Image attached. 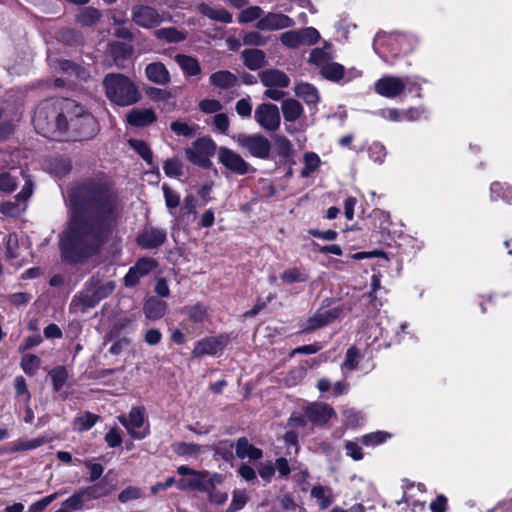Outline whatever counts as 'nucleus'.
<instances>
[{
	"instance_id": "obj_50",
	"label": "nucleus",
	"mask_w": 512,
	"mask_h": 512,
	"mask_svg": "<svg viewBox=\"0 0 512 512\" xmlns=\"http://www.w3.org/2000/svg\"><path fill=\"white\" fill-rule=\"evenodd\" d=\"M304 168L301 170L302 177H309L320 165V158L316 153L308 152L304 155Z\"/></svg>"
},
{
	"instance_id": "obj_40",
	"label": "nucleus",
	"mask_w": 512,
	"mask_h": 512,
	"mask_svg": "<svg viewBox=\"0 0 512 512\" xmlns=\"http://www.w3.org/2000/svg\"><path fill=\"white\" fill-rule=\"evenodd\" d=\"M311 495L319 502L322 509L328 508L333 502L332 491L326 486H314L311 490Z\"/></svg>"
},
{
	"instance_id": "obj_43",
	"label": "nucleus",
	"mask_w": 512,
	"mask_h": 512,
	"mask_svg": "<svg viewBox=\"0 0 512 512\" xmlns=\"http://www.w3.org/2000/svg\"><path fill=\"white\" fill-rule=\"evenodd\" d=\"M100 17L101 13L98 9L86 7L76 15V20L83 26H92L100 20Z\"/></svg>"
},
{
	"instance_id": "obj_27",
	"label": "nucleus",
	"mask_w": 512,
	"mask_h": 512,
	"mask_svg": "<svg viewBox=\"0 0 512 512\" xmlns=\"http://www.w3.org/2000/svg\"><path fill=\"white\" fill-rule=\"evenodd\" d=\"M346 316L347 309L340 302L333 301L327 307H321L316 317L310 320H336Z\"/></svg>"
},
{
	"instance_id": "obj_5",
	"label": "nucleus",
	"mask_w": 512,
	"mask_h": 512,
	"mask_svg": "<svg viewBox=\"0 0 512 512\" xmlns=\"http://www.w3.org/2000/svg\"><path fill=\"white\" fill-rule=\"evenodd\" d=\"M374 89L380 96L390 99L403 95L405 91H418L417 96L421 97V81L417 76H383L375 82Z\"/></svg>"
},
{
	"instance_id": "obj_35",
	"label": "nucleus",
	"mask_w": 512,
	"mask_h": 512,
	"mask_svg": "<svg viewBox=\"0 0 512 512\" xmlns=\"http://www.w3.org/2000/svg\"><path fill=\"white\" fill-rule=\"evenodd\" d=\"M208 447L196 443L179 442L174 445V452L181 457H197Z\"/></svg>"
},
{
	"instance_id": "obj_18",
	"label": "nucleus",
	"mask_w": 512,
	"mask_h": 512,
	"mask_svg": "<svg viewBox=\"0 0 512 512\" xmlns=\"http://www.w3.org/2000/svg\"><path fill=\"white\" fill-rule=\"evenodd\" d=\"M164 229L148 226L137 236V243L144 249H154L161 246L166 240Z\"/></svg>"
},
{
	"instance_id": "obj_38",
	"label": "nucleus",
	"mask_w": 512,
	"mask_h": 512,
	"mask_svg": "<svg viewBox=\"0 0 512 512\" xmlns=\"http://www.w3.org/2000/svg\"><path fill=\"white\" fill-rule=\"evenodd\" d=\"M120 328L121 327H115L111 329L105 336V339L107 341H113L116 339V341L112 344V346L109 349V352L113 355L121 354V352L130 344V341L126 337L117 339L119 336Z\"/></svg>"
},
{
	"instance_id": "obj_39",
	"label": "nucleus",
	"mask_w": 512,
	"mask_h": 512,
	"mask_svg": "<svg viewBox=\"0 0 512 512\" xmlns=\"http://www.w3.org/2000/svg\"><path fill=\"white\" fill-rule=\"evenodd\" d=\"M98 420L99 416L90 412H84L74 419L73 429L79 432L87 431L91 429Z\"/></svg>"
},
{
	"instance_id": "obj_45",
	"label": "nucleus",
	"mask_w": 512,
	"mask_h": 512,
	"mask_svg": "<svg viewBox=\"0 0 512 512\" xmlns=\"http://www.w3.org/2000/svg\"><path fill=\"white\" fill-rule=\"evenodd\" d=\"M41 366V360L34 354H24L20 361V367L29 376H34Z\"/></svg>"
},
{
	"instance_id": "obj_48",
	"label": "nucleus",
	"mask_w": 512,
	"mask_h": 512,
	"mask_svg": "<svg viewBox=\"0 0 512 512\" xmlns=\"http://www.w3.org/2000/svg\"><path fill=\"white\" fill-rule=\"evenodd\" d=\"M18 178L10 172L0 173V193L11 194L18 186Z\"/></svg>"
},
{
	"instance_id": "obj_59",
	"label": "nucleus",
	"mask_w": 512,
	"mask_h": 512,
	"mask_svg": "<svg viewBox=\"0 0 512 512\" xmlns=\"http://www.w3.org/2000/svg\"><path fill=\"white\" fill-rule=\"evenodd\" d=\"M368 154L373 162L377 164H382L386 157V149L383 144L379 142H374L369 146Z\"/></svg>"
},
{
	"instance_id": "obj_3",
	"label": "nucleus",
	"mask_w": 512,
	"mask_h": 512,
	"mask_svg": "<svg viewBox=\"0 0 512 512\" xmlns=\"http://www.w3.org/2000/svg\"><path fill=\"white\" fill-rule=\"evenodd\" d=\"M107 98L118 106H130L137 103L141 94L136 84L120 73L107 74L103 80Z\"/></svg>"
},
{
	"instance_id": "obj_47",
	"label": "nucleus",
	"mask_w": 512,
	"mask_h": 512,
	"mask_svg": "<svg viewBox=\"0 0 512 512\" xmlns=\"http://www.w3.org/2000/svg\"><path fill=\"white\" fill-rule=\"evenodd\" d=\"M163 170L166 176L180 178L184 174L183 163L177 158H170L164 162Z\"/></svg>"
},
{
	"instance_id": "obj_8",
	"label": "nucleus",
	"mask_w": 512,
	"mask_h": 512,
	"mask_svg": "<svg viewBox=\"0 0 512 512\" xmlns=\"http://www.w3.org/2000/svg\"><path fill=\"white\" fill-rule=\"evenodd\" d=\"M33 188L32 181L25 179V184L14 200L0 202V212L7 217H19L27 208V201L33 194Z\"/></svg>"
},
{
	"instance_id": "obj_28",
	"label": "nucleus",
	"mask_w": 512,
	"mask_h": 512,
	"mask_svg": "<svg viewBox=\"0 0 512 512\" xmlns=\"http://www.w3.org/2000/svg\"><path fill=\"white\" fill-rule=\"evenodd\" d=\"M309 63L315 65L320 71L324 69L331 61L333 56L331 53V45L326 43L322 48H315L310 52Z\"/></svg>"
},
{
	"instance_id": "obj_9",
	"label": "nucleus",
	"mask_w": 512,
	"mask_h": 512,
	"mask_svg": "<svg viewBox=\"0 0 512 512\" xmlns=\"http://www.w3.org/2000/svg\"><path fill=\"white\" fill-rule=\"evenodd\" d=\"M72 109L69 126L71 125L77 129L79 136L82 138L93 137L98 131L96 119L90 113L84 112L83 108L75 103Z\"/></svg>"
},
{
	"instance_id": "obj_55",
	"label": "nucleus",
	"mask_w": 512,
	"mask_h": 512,
	"mask_svg": "<svg viewBox=\"0 0 512 512\" xmlns=\"http://www.w3.org/2000/svg\"><path fill=\"white\" fill-rule=\"evenodd\" d=\"M156 36L168 42H180L185 39L184 33L174 27L159 29L156 31Z\"/></svg>"
},
{
	"instance_id": "obj_11",
	"label": "nucleus",
	"mask_w": 512,
	"mask_h": 512,
	"mask_svg": "<svg viewBox=\"0 0 512 512\" xmlns=\"http://www.w3.org/2000/svg\"><path fill=\"white\" fill-rule=\"evenodd\" d=\"M254 119L266 131L274 132L279 129L281 115L278 107L271 103L258 105L254 112Z\"/></svg>"
},
{
	"instance_id": "obj_41",
	"label": "nucleus",
	"mask_w": 512,
	"mask_h": 512,
	"mask_svg": "<svg viewBox=\"0 0 512 512\" xmlns=\"http://www.w3.org/2000/svg\"><path fill=\"white\" fill-rule=\"evenodd\" d=\"M234 444L229 440H223L210 448L214 451L215 458L219 457L226 462H231L234 459L233 453Z\"/></svg>"
},
{
	"instance_id": "obj_10",
	"label": "nucleus",
	"mask_w": 512,
	"mask_h": 512,
	"mask_svg": "<svg viewBox=\"0 0 512 512\" xmlns=\"http://www.w3.org/2000/svg\"><path fill=\"white\" fill-rule=\"evenodd\" d=\"M237 143L240 147L246 149L249 154L259 159H267L271 151L270 141L263 135L240 134L237 137Z\"/></svg>"
},
{
	"instance_id": "obj_34",
	"label": "nucleus",
	"mask_w": 512,
	"mask_h": 512,
	"mask_svg": "<svg viewBox=\"0 0 512 512\" xmlns=\"http://www.w3.org/2000/svg\"><path fill=\"white\" fill-rule=\"evenodd\" d=\"M175 61L188 76H195L201 72L200 64L196 58L178 54L175 56Z\"/></svg>"
},
{
	"instance_id": "obj_24",
	"label": "nucleus",
	"mask_w": 512,
	"mask_h": 512,
	"mask_svg": "<svg viewBox=\"0 0 512 512\" xmlns=\"http://www.w3.org/2000/svg\"><path fill=\"white\" fill-rule=\"evenodd\" d=\"M156 119V114L151 108H134L127 114V122L135 127L149 125Z\"/></svg>"
},
{
	"instance_id": "obj_19",
	"label": "nucleus",
	"mask_w": 512,
	"mask_h": 512,
	"mask_svg": "<svg viewBox=\"0 0 512 512\" xmlns=\"http://www.w3.org/2000/svg\"><path fill=\"white\" fill-rule=\"evenodd\" d=\"M113 288L114 285L112 283H108L106 286L100 287L98 289L87 288L81 292L78 298H74L72 300L71 305L76 308L81 302L84 307H92L100 299L107 296L113 290Z\"/></svg>"
},
{
	"instance_id": "obj_42",
	"label": "nucleus",
	"mask_w": 512,
	"mask_h": 512,
	"mask_svg": "<svg viewBox=\"0 0 512 512\" xmlns=\"http://www.w3.org/2000/svg\"><path fill=\"white\" fill-rule=\"evenodd\" d=\"M320 73L325 79L334 82H338L345 78L344 66L334 61H331L327 66H325Z\"/></svg>"
},
{
	"instance_id": "obj_21",
	"label": "nucleus",
	"mask_w": 512,
	"mask_h": 512,
	"mask_svg": "<svg viewBox=\"0 0 512 512\" xmlns=\"http://www.w3.org/2000/svg\"><path fill=\"white\" fill-rule=\"evenodd\" d=\"M334 414L333 408L326 403H312L305 409L307 419L317 426L325 425Z\"/></svg>"
},
{
	"instance_id": "obj_4",
	"label": "nucleus",
	"mask_w": 512,
	"mask_h": 512,
	"mask_svg": "<svg viewBox=\"0 0 512 512\" xmlns=\"http://www.w3.org/2000/svg\"><path fill=\"white\" fill-rule=\"evenodd\" d=\"M177 473L181 476H189V478H182L177 481V488L181 491L191 490L205 493L224 481V476L220 473L195 470L185 465L179 466Z\"/></svg>"
},
{
	"instance_id": "obj_51",
	"label": "nucleus",
	"mask_w": 512,
	"mask_h": 512,
	"mask_svg": "<svg viewBox=\"0 0 512 512\" xmlns=\"http://www.w3.org/2000/svg\"><path fill=\"white\" fill-rule=\"evenodd\" d=\"M15 395L18 399L28 404L31 399V394L28 390L26 380L23 376H16L14 379Z\"/></svg>"
},
{
	"instance_id": "obj_53",
	"label": "nucleus",
	"mask_w": 512,
	"mask_h": 512,
	"mask_svg": "<svg viewBox=\"0 0 512 512\" xmlns=\"http://www.w3.org/2000/svg\"><path fill=\"white\" fill-rule=\"evenodd\" d=\"M171 130L179 136L191 137L197 132L198 126L195 124H188L182 121H174L171 123Z\"/></svg>"
},
{
	"instance_id": "obj_54",
	"label": "nucleus",
	"mask_w": 512,
	"mask_h": 512,
	"mask_svg": "<svg viewBox=\"0 0 512 512\" xmlns=\"http://www.w3.org/2000/svg\"><path fill=\"white\" fill-rule=\"evenodd\" d=\"M144 497V492L140 487L128 486L123 489L118 495V501L127 503L129 501L138 500Z\"/></svg>"
},
{
	"instance_id": "obj_30",
	"label": "nucleus",
	"mask_w": 512,
	"mask_h": 512,
	"mask_svg": "<svg viewBox=\"0 0 512 512\" xmlns=\"http://www.w3.org/2000/svg\"><path fill=\"white\" fill-rule=\"evenodd\" d=\"M210 84L221 89H229L234 87L237 82V76L230 71L220 70L211 74Z\"/></svg>"
},
{
	"instance_id": "obj_46",
	"label": "nucleus",
	"mask_w": 512,
	"mask_h": 512,
	"mask_svg": "<svg viewBox=\"0 0 512 512\" xmlns=\"http://www.w3.org/2000/svg\"><path fill=\"white\" fill-rule=\"evenodd\" d=\"M129 145L134 149L148 165L152 166L153 154L146 142L139 139H130Z\"/></svg>"
},
{
	"instance_id": "obj_29",
	"label": "nucleus",
	"mask_w": 512,
	"mask_h": 512,
	"mask_svg": "<svg viewBox=\"0 0 512 512\" xmlns=\"http://www.w3.org/2000/svg\"><path fill=\"white\" fill-rule=\"evenodd\" d=\"M242 58L245 66L252 70H258L265 65L266 55L259 49H246L242 52Z\"/></svg>"
},
{
	"instance_id": "obj_44",
	"label": "nucleus",
	"mask_w": 512,
	"mask_h": 512,
	"mask_svg": "<svg viewBox=\"0 0 512 512\" xmlns=\"http://www.w3.org/2000/svg\"><path fill=\"white\" fill-rule=\"evenodd\" d=\"M48 442V438L46 437H38L31 440H20L11 443V451L19 452V451H27L36 449Z\"/></svg>"
},
{
	"instance_id": "obj_1",
	"label": "nucleus",
	"mask_w": 512,
	"mask_h": 512,
	"mask_svg": "<svg viewBox=\"0 0 512 512\" xmlns=\"http://www.w3.org/2000/svg\"><path fill=\"white\" fill-rule=\"evenodd\" d=\"M78 196L87 197L91 209L85 214L73 213L59 241L62 259L72 264L98 254L110 239L117 219L115 197L109 190L82 185L70 197Z\"/></svg>"
},
{
	"instance_id": "obj_23",
	"label": "nucleus",
	"mask_w": 512,
	"mask_h": 512,
	"mask_svg": "<svg viewBox=\"0 0 512 512\" xmlns=\"http://www.w3.org/2000/svg\"><path fill=\"white\" fill-rule=\"evenodd\" d=\"M197 10L203 16L221 23H231L233 20L232 14L222 7H213L205 2H201L197 6Z\"/></svg>"
},
{
	"instance_id": "obj_26",
	"label": "nucleus",
	"mask_w": 512,
	"mask_h": 512,
	"mask_svg": "<svg viewBox=\"0 0 512 512\" xmlns=\"http://www.w3.org/2000/svg\"><path fill=\"white\" fill-rule=\"evenodd\" d=\"M235 451L236 456L240 459L259 460L263 456L262 450L252 445L246 437H241L236 441Z\"/></svg>"
},
{
	"instance_id": "obj_16",
	"label": "nucleus",
	"mask_w": 512,
	"mask_h": 512,
	"mask_svg": "<svg viewBox=\"0 0 512 512\" xmlns=\"http://www.w3.org/2000/svg\"><path fill=\"white\" fill-rule=\"evenodd\" d=\"M218 159L226 169L235 174L244 175L250 171V165L238 153L229 148L220 147Z\"/></svg>"
},
{
	"instance_id": "obj_52",
	"label": "nucleus",
	"mask_w": 512,
	"mask_h": 512,
	"mask_svg": "<svg viewBox=\"0 0 512 512\" xmlns=\"http://www.w3.org/2000/svg\"><path fill=\"white\" fill-rule=\"evenodd\" d=\"M263 16V10L259 6H251L241 11L238 22L241 24L259 20Z\"/></svg>"
},
{
	"instance_id": "obj_56",
	"label": "nucleus",
	"mask_w": 512,
	"mask_h": 512,
	"mask_svg": "<svg viewBox=\"0 0 512 512\" xmlns=\"http://www.w3.org/2000/svg\"><path fill=\"white\" fill-rule=\"evenodd\" d=\"M248 497L243 490H234L232 500L226 512H236L241 510L247 503Z\"/></svg>"
},
{
	"instance_id": "obj_2",
	"label": "nucleus",
	"mask_w": 512,
	"mask_h": 512,
	"mask_svg": "<svg viewBox=\"0 0 512 512\" xmlns=\"http://www.w3.org/2000/svg\"><path fill=\"white\" fill-rule=\"evenodd\" d=\"M74 101L69 99H48L41 102L34 113L33 124L44 137L61 140L69 127L67 113Z\"/></svg>"
},
{
	"instance_id": "obj_61",
	"label": "nucleus",
	"mask_w": 512,
	"mask_h": 512,
	"mask_svg": "<svg viewBox=\"0 0 512 512\" xmlns=\"http://www.w3.org/2000/svg\"><path fill=\"white\" fill-rule=\"evenodd\" d=\"M164 198L166 202L167 208L170 210V213H173V210L179 206L180 203V197L179 195L171 190L166 184L162 187Z\"/></svg>"
},
{
	"instance_id": "obj_37",
	"label": "nucleus",
	"mask_w": 512,
	"mask_h": 512,
	"mask_svg": "<svg viewBox=\"0 0 512 512\" xmlns=\"http://www.w3.org/2000/svg\"><path fill=\"white\" fill-rule=\"evenodd\" d=\"M85 501L99 499L107 496L111 492V488L107 484L100 482L85 488L80 489Z\"/></svg>"
},
{
	"instance_id": "obj_7",
	"label": "nucleus",
	"mask_w": 512,
	"mask_h": 512,
	"mask_svg": "<svg viewBox=\"0 0 512 512\" xmlns=\"http://www.w3.org/2000/svg\"><path fill=\"white\" fill-rule=\"evenodd\" d=\"M216 150L215 143L210 138H199L185 150L187 159L198 166L207 167L210 164V157Z\"/></svg>"
},
{
	"instance_id": "obj_58",
	"label": "nucleus",
	"mask_w": 512,
	"mask_h": 512,
	"mask_svg": "<svg viewBox=\"0 0 512 512\" xmlns=\"http://www.w3.org/2000/svg\"><path fill=\"white\" fill-rule=\"evenodd\" d=\"M269 37L262 35L258 31H249L243 35V43L250 46H264Z\"/></svg>"
},
{
	"instance_id": "obj_15",
	"label": "nucleus",
	"mask_w": 512,
	"mask_h": 512,
	"mask_svg": "<svg viewBox=\"0 0 512 512\" xmlns=\"http://www.w3.org/2000/svg\"><path fill=\"white\" fill-rule=\"evenodd\" d=\"M295 25V21L280 12H268L257 21L256 28L261 31H277L291 28Z\"/></svg>"
},
{
	"instance_id": "obj_14",
	"label": "nucleus",
	"mask_w": 512,
	"mask_h": 512,
	"mask_svg": "<svg viewBox=\"0 0 512 512\" xmlns=\"http://www.w3.org/2000/svg\"><path fill=\"white\" fill-rule=\"evenodd\" d=\"M132 20L133 22L145 29H151L159 26L163 17L153 7L147 5H135L132 8Z\"/></svg>"
},
{
	"instance_id": "obj_64",
	"label": "nucleus",
	"mask_w": 512,
	"mask_h": 512,
	"mask_svg": "<svg viewBox=\"0 0 512 512\" xmlns=\"http://www.w3.org/2000/svg\"><path fill=\"white\" fill-rule=\"evenodd\" d=\"M6 255L8 258L14 259L19 256V242L16 234H9L5 240Z\"/></svg>"
},
{
	"instance_id": "obj_63",
	"label": "nucleus",
	"mask_w": 512,
	"mask_h": 512,
	"mask_svg": "<svg viewBox=\"0 0 512 512\" xmlns=\"http://www.w3.org/2000/svg\"><path fill=\"white\" fill-rule=\"evenodd\" d=\"M187 315L191 320H202L203 318L211 317V314L207 307L202 304H195L187 308Z\"/></svg>"
},
{
	"instance_id": "obj_13",
	"label": "nucleus",
	"mask_w": 512,
	"mask_h": 512,
	"mask_svg": "<svg viewBox=\"0 0 512 512\" xmlns=\"http://www.w3.org/2000/svg\"><path fill=\"white\" fill-rule=\"evenodd\" d=\"M228 343V335L205 337L195 343L192 350V356L195 358H201L205 355H216L223 351Z\"/></svg>"
},
{
	"instance_id": "obj_33",
	"label": "nucleus",
	"mask_w": 512,
	"mask_h": 512,
	"mask_svg": "<svg viewBox=\"0 0 512 512\" xmlns=\"http://www.w3.org/2000/svg\"><path fill=\"white\" fill-rule=\"evenodd\" d=\"M144 312L150 320L162 318L166 312V303L163 300L151 297L145 303Z\"/></svg>"
},
{
	"instance_id": "obj_22",
	"label": "nucleus",
	"mask_w": 512,
	"mask_h": 512,
	"mask_svg": "<svg viewBox=\"0 0 512 512\" xmlns=\"http://www.w3.org/2000/svg\"><path fill=\"white\" fill-rule=\"evenodd\" d=\"M261 83L266 87L286 88L290 84L289 77L280 70L267 69L259 74Z\"/></svg>"
},
{
	"instance_id": "obj_62",
	"label": "nucleus",
	"mask_w": 512,
	"mask_h": 512,
	"mask_svg": "<svg viewBox=\"0 0 512 512\" xmlns=\"http://www.w3.org/2000/svg\"><path fill=\"white\" fill-rule=\"evenodd\" d=\"M110 52L112 56L115 58L116 64L120 66L118 63V58H127L131 54V47L122 42H115L110 47Z\"/></svg>"
},
{
	"instance_id": "obj_25",
	"label": "nucleus",
	"mask_w": 512,
	"mask_h": 512,
	"mask_svg": "<svg viewBox=\"0 0 512 512\" xmlns=\"http://www.w3.org/2000/svg\"><path fill=\"white\" fill-rule=\"evenodd\" d=\"M146 77L158 85H166L170 81V74L163 63L154 62L146 66Z\"/></svg>"
},
{
	"instance_id": "obj_60",
	"label": "nucleus",
	"mask_w": 512,
	"mask_h": 512,
	"mask_svg": "<svg viewBox=\"0 0 512 512\" xmlns=\"http://www.w3.org/2000/svg\"><path fill=\"white\" fill-rule=\"evenodd\" d=\"M388 437L389 434L382 431H377L364 435L361 438V442L366 446H377L384 443Z\"/></svg>"
},
{
	"instance_id": "obj_12",
	"label": "nucleus",
	"mask_w": 512,
	"mask_h": 512,
	"mask_svg": "<svg viewBox=\"0 0 512 512\" xmlns=\"http://www.w3.org/2000/svg\"><path fill=\"white\" fill-rule=\"evenodd\" d=\"M378 46H387L395 55L406 54L412 50L410 39L407 35L401 33L395 34H378L374 41V47L377 51Z\"/></svg>"
},
{
	"instance_id": "obj_6",
	"label": "nucleus",
	"mask_w": 512,
	"mask_h": 512,
	"mask_svg": "<svg viewBox=\"0 0 512 512\" xmlns=\"http://www.w3.org/2000/svg\"><path fill=\"white\" fill-rule=\"evenodd\" d=\"M320 34L314 27L283 32L279 36L281 44L288 49H298L302 46H311L318 42Z\"/></svg>"
},
{
	"instance_id": "obj_17",
	"label": "nucleus",
	"mask_w": 512,
	"mask_h": 512,
	"mask_svg": "<svg viewBox=\"0 0 512 512\" xmlns=\"http://www.w3.org/2000/svg\"><path fill=\"white\" fill-rule=\"evenodd\" d=\"M118 419L133 438L143 439L148 434L146 429L141 430L144 423V414L141 408L134 407L128 417L120 416Z\"/></svg>"
},
{
	"instance_id": "obj_32",
	"label": "nucleus",
	"mask_w": 512,
	"mask_h": 512,
	"mask_svg": "<svg viewBox=\"0 0 512 512\" xmlns=\"http://www.w3.org/2000/svg\"><path fill=\"white\" fill-rule=\"evenodd\" d=\"M283 116L285 121L287 122H295L298 120L303 112V106L301 103L295 99H286L282 102L281 105Z\"/></svg>"
},
{
	"instance_id": "obj_36",
	"label": "nucleus",
	"mask_w": 512,
	"mask_h": 512,
	"mask_svg": "<svg viewBox=\"0 0 512 512\" xmlns=\"http://www.w3.org/2000/svg\"><path fill=\"white\" fill-rule=\"evenodd\" d=\"M490 198L492 201L502 199L508 204H512V186L493 182L490 186Z\"/></svg>"
},
{
	"instance_id": "obj_49",
	"label": "nucleus",
	"mask_w": 512,
	"mask_h": 512,
	"mask_svg": "<svg viewBox=\"0 0 512 512\" xmlns=\"http://www.w3.org/2000/svg\"><path fill=\"white\" fill-rule=\"evenodd\" d=\"M86 503L81 491H77L72 494L69 498L64 500L61 505L67 512H73L81 510Z\"/></svg>"
},
{
	"instance_id": "obj_31",
	"label": "nucleus",
	"mask_w": 512,
	"mask_h": 512,
	"mask_svg": "<svg viewBox=\"0 0 512 512\" xmlns=\"http://www.w3.org/2000/svg\"><path fill=\"white\" fill-rule=\"evenodd\" d=\"M295 95L303 99L308 105L317 104L320 100V95L315 86L310 83L301 82L294 88Z\"/></svg>"
},
{
	"instance_id": "obj_20",
	"label": "nucleus",
	"mask_w": 512,
	"mask_h": 512,
	"mask_svg": "<svg viewBox=\"0 0 512 512\" xmlns=\"http://www.w3.org/2000/svg\"><path fill=\"white\" fill-rule=\"evenodd\" d=\"M157 266V262L151 258H142L139 259L136 264L131 267L126 274L124 280L125 285L129 287L135 286L139 279L147 274H149L152 270H154Z\"/></svg>"
},
{
	"instance_id": "obj_57",
	"label": "nucleus",
	"mask_w": 512,
	"mask_h": 512,
	"mask_svg": "<svg viewBox=\"0 0 512 512\" xmlns=\"http://www.w3.org/2000/svg\"><path fill=\"white\" fill-rule=\"evenodd\" d=\"M50 376L52 378L54 390L59 391L64 386L68 374L65 367L58 366L50 372Z\"/></svg>"
}]
</instances>
